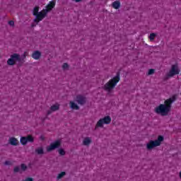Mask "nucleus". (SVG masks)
Masks as SVG:
<instances>
[{
	"mask_svg": "<svg viewBox=\"0 0 181 181\" xmlns=\"http://www.w3.org/2000/svg\"><path fill=\"white\" fill-rule=\"evenodd\" d=\"M176 101V95L165 100L164 104H160L158 106L156 107L154 109V112L162 117H165L170 112L172 108V104Z\"/></svg>",
	"mask_w": 181,
	"mask_h": 181,
	"instance_id": "f257e3e1",
	"label": "nucleus"
},
{
	"mask_svg": "<svg viewBox=\"0 0 181 181\" xmlns=\"http://www.w3.org/2000/svg\"><path fill=\"white\" fill-rule=\"evenodd\" d=\"M119 80H121V76L119 72H118L115 77L105 84L103 87L104 90H105V91H111V90H114L117 84L119 83Z\"/></svg>",
	"mask_w": 181,
	"mask_h": 181,
	"instance_id": "f03ea898",
	"label": "nucleus"
},
{
	"mask_svg": "<svg viewBox=\"0 0 181 181\" xmlns=\"http://www.w3.org/2000/svg\"><path fill=\"white\" fill-rule=\"evenodd\" d=\"M163 139L164 138L163 136H158L156 140H151L147 144L146 148L148 151H151V149H153V148H156V146H160V144L163 142Z\"/></svg>",
	"mask_w": 181,
	"mask_h": 181,
	"instance_id": "7ed1b4c3",
	"label": "nucleus"
},
{
	"mask_svg": "<svg viewBox=\"0 0 181 181\" xmlns=\"http://www.w3.org/2000/svg\"><path fill=\"white\" fill-rule=\"evenodd\" d=\"M21 55L18 54H13L11 55L10 59L7 60V64L8 66H15L16 62H21Z\"/></svg>",
	"mask_w": 181,
	"mask_h": 181,
	"instance_id": "20e7f679",
	"label": "nucleus"
},
{
	"mask_svg": "<svg viewBox=\"0 0 181 181\" xmlns=\"http://www.w3.org/2000/svg\"><path fill=\"white\" fill-rule=\"evenodd\" d=\"M111 117L105 116L104 118L100 119L96 124L95 128H103L104 124L108 125L111 124Z\"/></svg>",
	"mask_w": 181,
	"mask_h": 181,
	"instance_id": "39448f33",
	"label": "nucleus"
},
{
	"mask_svg": "<svg viewBox=\"0 0 181 181\" xmlns=\"http://www.w3.org/2000/svg\"><path fill=\"white\" fill-rule=\"evenodd\" d=\"M179 73H180V71H179L177 64H173L172 65L169 73L167 74V77H173V76H176L179 74Z\"/></svg>",
	"mask_w": 181,
	"mask_h": 181,
	"instance_id": "423d86ee",
	"label": "nucleus"
},
{
	"mask_svg": "<svg viewBox=\"0 0 181 181\" xmlns=\"http://www.w3.org/2000/svg\"><path fill=\"white\" fill-rule=\"evenodd\" d=\"M46 15H47V13L45 11V10L41 11L39 12L38 14L35 16V19L34 20V22L36 23H39L41 21H43L45 18H46Z\"/></svg>",
	"mask_w": 181,
	"mask_h": 181,
	"instance_id": "0eeeda50",
	"label": "nucleus"
},
{
	"mask_svg": "<svg viewBox=\"0 0 181 181\" xmlns=\"http://www.w3.org/2000/svg\"><path fill=\"white\" fill-rule=\"evenodd\" d=\"M35 138L33 137L32 135H28L27 136H22L21 137L20 142L23 145H26L28 142H34Z\"/></svg>",
	"mask_w": 181,
	"mask_h": 181,
	"instance_id": "6e6552de",
	"label": "nucleus"
},
{
	"mask_svg": "<svg viewBox=\"0 0 181 181\" xmlns=\"http://www.w3.org/2000/svg\"><path fill=\"white\" fill-rule=\"evenodd\" d=\"M61 145V142L59 140H57L54 143H52L49 146L47 147V152H52L54 149H57Z\"/></svg>",
	"mask_w": 181,
	"mask_h": 181,
	"instance_id": "1a4fd4ad",
	"label": "nucleus"
},
{
	"mask_svg": "<svg viewBox=\"0 0 181 181\" xmlns=\"http://www.w3.org/2000/svg\"><path fill=\"white\" fill-rule=\"evenodd\" d=\"M54 6H56V2H54V1H51L46 6V9H43V10H44V11H45L47 13L48 12H50V11H52V9H53V8H54Z\"/></svg>",
	"mask_w": 181,
	"mask_h": 181,
	"instance_id": "9d476101",
	"label": "nucleus"
},
{
	"mask_svg": "<svg viewBox=\"0 0 181 181\" xmlns=\"http://www.w3.org/2000/svg\"><path fill=\"white\" fill-rule=\"evenodd\" d=\"M76 101L80 105H84V104H86V97L81 95H78L76 96Z\"/></svg>",
	"mask_w": 181,
	"mask_h": 181,
	"instance_id": "9b49d317",
	"label": "nucleus"
},
{
	"mask_svg": "<svg viewBox=\"0 0 181 181\" xmlns=\"http://www.w3.org/2000/svg\"><path fill=\"white\" fill-rule=\"evenodd\" d=\"M9 144L13 146H17V145L19 144V141H18L15 137H11L9 139Z\"/></svg>",
	"mask_w": 181,
	"mask_h": 181,
	"instance_id": "f8f14e48",
	"label": "nucleus"
},
{
	"mask_svg": "<svg viewBox=\"0 0 181 181\" xmlns=\"http://www.w3.org/2000/svg\"><path fill=\"white\" fill-rule=\"evenodd\" d=\"M40 56H42V54L39 51H35L32 54V57L33 59H35V60H39V59H40Z\"/></svg>",
	"mask_w": 181,
	"mask_h": 181,
	"instance_id": "ddd939ff",
	"label": "nucleus"
},
{
	"mask_svg": "<svg viewBox=\"0 0 181 181\" xmlns=\"http://www.w3.org/2000/svg\"><path fill=\"white\" fill-rule=\"evenodd\" d=\"M91 144V139L90 137H86L83 141V145L85 146H88Z\"/></svg>",
	"mask_w": 181,
	"mask_h": 181,
	"instance_id": "4468645a",
	"label": "nucleus"
},
{
	"mask_svg": "<svg viewBox=\"0 0 181 181\" xmlns=\"http://www.w3.org/2000/svg\"><path fill=\"white\" fill-rule=\"evenodd\" d=\"M119 6H121V3L119 1H116L112 3V7L115 9H119Z\"/></svg>",
	"mask_w": 181,
	"mask_h": 181,
	"instance_id": "2eb2a0df",
	"label": "nucleus"
},
{
	"mask_svg": "<svg viewBox=\"0 0 181 181\" xmlns=\"http://www.w3.org/2000/svg\"><path fill=\"white\" fill-rule=\"evenodd\" d=\"M70 105L72 110H80V107H78L74 102H70Z\"/></svg>",
	"mask_w": 181,
	"mask_h": 181,
	"instance_id": "dca6fc26",
	"label": "nucleus"
},
{
	"mask_svg": "<svg viewBox=\"0 0 181 181\" xmlns=\"http://www.w3.org/2000/svg\"><path fill=\"white\" fill-rule=\"evenodd\" d=\"M35 153H37V155H43L45 150L42 147H39L35 149Z\"/></svg>",
	"mask_w": 181,
	"mask_h": 181,
	"instance_id": "f3484780",
	"label": "nucleus"
},
{
	"mask_svg": "<svg viewBox=\"0 0 181 181\" xmlns=\"http://www.w3.org/2000/svg\"><path fill=\"white\" fill-rule=\"evenodd\" d=\"M59 108H60V105H53L52 106H51V111H57V110H59Z\"/></svg>",
	"mask_w": 181,
	"mask_h": 181,
	"instance_id": "a211bd4d",
	"label": "nucleus"
},
{
	"mask_svg": "<svg viewBox=\"0 0 181 181\" xmlns=\"http://www.w3.org/2000/svg\"><path fill=\"white\" fill-rule=\"evenodd\" d=\"M39 13V6H35L33 11V14L36 16Z\"/></svg>",
	"mask_w": 181,
	"mask_h": 181,
	"instance_id": "6ab92c4d",
	"label": "nucleus"
},
{
	"mask_svg": "<svg viewBox=\"0 0 181 181\" xmlns=\"http://www.w3.org/2000/svg\"><path fill=\"white\" fill-rule=\"evenodd\" d=\"M64 176H66V172H62L61 173H59L57 175V179L59 180V179H62V177H63Z\"/></svg>",
	"mask_w": 181,
	"mask_h": 181,
	"instance_id": "aec40b11",
	"label": "nucleus"
},
{
	"mask_svg": "<svg viewBox=\"0 0 181 181\" xmlns=\"http://www.w3.org/2000/svg\"><path fill=\"white\" fill-rule=\"evenodd\" d=\"M58 152H59V155H61V156H64V155H66V151H64V149H63V148H59L58 150Z\"/></svg>",
	"mask_w": 181,
	"mask_h": 181,
	"instance_id": "412c9836",
	"label": "nucleus"
},
{
	"mask_svg": "<svg viewBox=\"0 0 181 181\" xmlns=\"http://www.w3.org/2000/svg\"><path fill=\"white\" fill-rule=\"evenodd\" d=\"M155 37H156V34H155V33L150 34L149 39H150L151 42H152V40H154Z\"/></svg>",
	"mask_w": 181,
	"mask_h": 181,
	"instance_id": "4be33fe9",
	"label": "nucleus"
},
{
	"mask_svg": "<svg viewBox=\"0 0 181 181\" xmlns=\"http://www.w3.org/2000/svg\"><path fill=\"white\" fill-rule=\"evenodd\" d=\"M153 73H155V69H151L148 70V76H151V74H153Z\"/></svg>",
	"mask_w": 181,
	"mask_h": 181,
	"instance_id": "5701e85b",
	"label": "nucleus"
},
{
	"mask_svg": "<svg viewBox=\"0 0 181 181\" xmlns=\"http://www.w3.org/2000/svg\"><path fill=\"white\" fill-rule=\"evenodd\" d=\"M62 69L64 70H66V69H69V64L67 63H64L63 65H62Z\"/></svg>",
	"mask_w": 181,
	"mask_h": 181,
	"instance_id": "b1692460",
	"label": "nucleus"
},
{
	"mask_svg": "<svg viewBox=\"0 0 181 181\" xmlns=\"http://www.w3.org/2000/svg\"><path fill=\"white\" fill-rule=\"evenodd\" d=\"M21 170H26V169H28V166H26V165L25 164H21Z\"/></svg>",
	"mask_w": 181,
	"mask_h": 181,
	"instance_id": "393cba45",
	"label": "nucleus"
},
{
	"mask_svg": "<svg viewBox=\"0 0 181 181\" xmlns=\"http://www.w3.org/2000/svg\"><path fill=\"white\" fill-rule=\"evenodd\" d=\"M19 170H20L19 167L16 166V167L14 168L15 173H18V172H19Z\"/></svg>",
	"mask_w": 181,
	"mask_h": 181,
	"instance_id": "a878e982",
	"label": "nucleus"
},
{
	"mask_svg": "<svg viewBox=\"0 0 181 181\" xmlns=\"http://www.w3.org/2000/svg\"><path fill=\"white\" fill-rule=\"evenodd\" d=\"M8 25H10V26H13L15 25V22L13 21H8Z\"/></svg>",
	"mask_w": 181,
	"mask_h": 181,
	"instance_id": "bb28decb",
	"label": "nucleus"
},
{
	"mask_svg": "<svg viewBox=\"0 0 181 181\" xmlns=\"http://www.w3.org/2000/svg\"><path fill=\"white\" fill-rule=\"evenodd\" d=\"M4 165H12V163L9 160H6L4 163Z\"/></svg>",
	"mask_w": 181,
	"mask_h": 181,
	"instance_id": "cd10ccee",
	"label": "nucleus"
},
{
	"mask_svg": "<svg viewBox=\"0 0 181 181\" xmlns=\"http://www.w3.org/2000/svg\"><path fill=\"white\" fill-rule=\"evenodd\" d=\"M75 2H80L81 0H74Z\"/></svg>",
	"mask_w": 181,
	"mask_h": 181,
	"instance_id": "c85d7f7f",
	"label": "nucleus"
},
{
	"mask_svg": "<svg viewBox=\"0 0 181 181\" xmlns=\"http://www.w3.org/2000/svg\"><path fill=\"white\" fill-rule=\"evenodd\" d=\"M47 115H50V110L47 112Z\"/></svg>",
	"mask_w": 181,
	"mask_h": 181,
	"instance_id": "c756f323",
	"label": "nucleus"
},
{
	"mask_svg": "<svg viewBox=\"0 0 181 181\" xmlns=\"http://www.w3.org/2000/svg\"><path fill=\"white\" fill-rule=\"evenodd\" d=\"M180 177L181 179V171L180 172Z\"/></svg>",
	"mask_w": 181,
	"mask_h": 181,
	"instance_id": "7c9ffc66",
	"label": "nucleus"
}]
</instances>
